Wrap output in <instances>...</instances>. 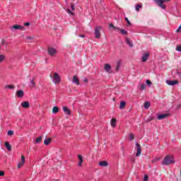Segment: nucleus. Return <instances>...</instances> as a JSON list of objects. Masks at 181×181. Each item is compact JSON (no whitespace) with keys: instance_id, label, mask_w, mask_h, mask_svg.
Returning a JSON list of instances; mask_svg holds the SVG:
<instances>
[{"instance_id":"f257e3e1","label":"nucleus","mask_w":181,"mask_h":181,"mask_svg":"<svg viewBox=\"0 0 181 181\" xmlns=\"http://www.w3.org/2000/svg\"><path fill=\"white\" fill-rule=\"evenodd\" d=\"M173 163H175V158L172 155H167L162 161V165L164 166H168Z\"/></svg>"},{"instance_id":"f03ea898","label":"nucleus","mask_w":181,"mask_h":181,"mask_svg":"<svg viewBox=\"0 0 181 181\" xmlns=\"http://www.w3.org/2000/svg\"><path fill=\"white\" fill-rule=\"evenodd\" d=\"M110 28H112V30H115L116 32H120V33L122 35H128V32L126 30L121 29V28H119L118 27H116L112 23H110L109 25V29H110Z\"/></svg>"},{"instance_id":"7ed1b4c3","label":"nucleus","mask_w":181,"mask_h":181,"mask_svg":"<svg viewBox=\"0 0 181 181\" xmlns=\"http://www.w3.org/2000/svg\"><path fill=\"white\" fill-rule=\"evenodd\" d=\"M49 77L51 78H53V83L55 84H59L60 81H62V78H60V75L57 73H54V75H52V74H49Z\"/></svg>"},{"instance_id":"20e7f679","label":"nucleus","mask_w":181,"mask_h":181,"mask_svg":"<svg viewBox=\"0 0 181 181\" xmlns=\"http://www.w3.org/2000/svg\"><path fill=\"white\" fill-rule=\"evenodd\" d=\"M47 52H48V54H49V56H52V57H54V56L57 54V49H56L53 46L48 47Z\"/></svg>"},{"instance_id":"39448f33","label":"nucleus","mask_w":181,"mask_h":181,"mask_svg":"<svg viewBox=\"0 0 181 181\" xmlns=\"http://www.w3.org/2000/svg\"><path fill=\"white\" fill-rule=\"evenodd\" d=\"M150 53L148 51H143L141 57V59L142 63H146L148 62V59H149Z\"/></svg>"},{"instance_id":"423d86ee","label":"nucleus","mask_w":181,"mask_h":181,"mask_svg":"<svg viewBox=\"0 0 181 181\" xmlns=\"http://www.w3.org/2000/svg\"><path fill=\"white\" fill-rule=\"evenodd\" d=\"M156 4L160 7L162 8V9H165L166 6L163 5V3L165 2H169L170 0H153Z\"/></svg>"},{"instance_id":"0eeeda50","label":"nucleus","mask_w":181,"mask_h":181,"mask_svg":"<svg viewBox=\"0 0 181 181\" xmlns=\"http://www.w3.org/2000/svg\"><path fill=\"white\" fill-rule=\"evenodd\" d=\"M103 29V27L98 26L95 28V37L96 39H100L101 34L100 33V30Z\"/></svg>"},{"instance_id":"6e6552de","label":"nucleus","mask_w":181,"mask_h":181,"mask_svg":"<svg viewBox=\"0 0 181 181\" xmlns=\"http://www.w3.org/2000/svg\"><path fill=\"white\" fill-rule=\"evenodd\" d=\"M136 148L137 151V153H136V156L138 157L142 153V151L141 150V145H139L138 143L136 144Z\"/></svg>"},{"instance_id":"1a4fd4ad","label":"nucleus","mask_w":181,"mask_h":181,"mask_svg":"<svg viewBox=\"0 0 181 181\" xmlns=\"http://www.w3.org/2000/svg\"><path fill=\"white\" fill-rule=\"evenodd\" d=\"M25 165V156H21V161L18 163L17 168H21Z\"/></svg>"},{"instance_id":"9d476101","label":"nucleus","mask_w":181,"mask_h":181,"mask_svg":"<svg viewBox=\"0 0 181 181\" xmlns=\"http://www.w3.org/2000/svg\"><path fill=\"white\" fill-rule=\"evenodd\" d=\"M166 84H168V86H176V84H177V81H170V80H167L165 81Z\"/></svg>"},{"instance_id":"9b49d317","label":"nucleus","mask_w":181,"mask_h":181,"mask_svg":"<svg viewBox=\"0 0 181 181\" xmlns=\"http://www.w3.org/2000/svg\"><path fill=\"white\" fill-rule=\"evenodd\" d=\"M62 110L64 114H66V115H71V112L70 111V109L67 108V107L66 106L63 107Z\"/></svg>"},{"instance_id":"f8f14e48","label":"nucleus","mask_w":181,"mask_h":181,"mask_svg":"<svg viewBox=\"0 0 181 181\" xmlns=\"http://www.w3.org/2000/svg\"><path fill=\"white\" fill-rule=\"evenodd\" d=\"M16 95L18 97V98H22V97L25 95V92H23L22 90H19L16 92Z\"/></svg>"},{"instance_id":"ddd939ff","label":"nucleus","mask_w":181,"mask_h":181,"mask_svg":"<svg viewBox=\"0 0 181 181\" xmlns=\"http://www.w3.org/2000/svg\"><path fill=\"white\" fill-rule=\"evenodd\" d=\"M12 29H15L16 30H23V29H25V27H23L22 25H14L12 27Z\"/></svg>"},{"instance_id":"4468645a","label":"nucleus","mask_w":181,"mask_h":181,"mask_svg":"<svg viewBox=\"0 0 181 181\" xmlns=\"http://www.w3.org/2000/svg\"><path fill=\"white\" fill-rule=\"evenodd\" d=\"M72 81L73 83H74V84H76L77 86L80 84V82L78 81V77H77V75L74 76Z\"/></svg>"},{"instance_id":"2eb2a0df","label":"nucleus","mask_w":181,"mask_h":181,"mask_svg":"<svg viewBox=\"0 0 181 181\" xmlns=\"http://www.w3.org/2000/svg\"><path fill=\"white\" fill-rule=\"evenodd\" d=\"M99 166H101L102 168H105L106 166H108V162L105 160L100 161L99 163Z\"/></svg>"},{"instance_id":"dca6fc26","label":"nucleus","mask_w":181,"mask_h":181,"mask_svg":"<svg viewBox=\"0 0 181 181\" xmlns=\"http://www.w3.org/2000/svg\"><path fill=\"white\" fill-rule=\"evenodd\" d=\"M105 70L106 73H110V70H111V65H110V64H105Z\"/></svg>"},{"instance_id":"f3484780","label":"nucleus","mask_w":181,"mask_h":181,"mask_svg":"<svg viewBox=\"0 0 181 181\" xmlns=\"http://www.w3.org/2000/svg\"><path fill=\"white\" fill-rule=\"evenodd\" d=\"M29 102L28 101H25L21 103V107H23V108H29Z\"/></svg>"},{"instance_id":"a211bd4d","label":"nucleus","mask_w":181,"mask_h":181,"mask_svg":"<svg viewBox=\"0 0 181 181\" xmlns=\"http://www.w3.org/2000/svg\"><path fill=\"white\" fill-rule=\"evenodd\" d=\"M78 159H79V162L78 163V165L81 166V165L83 164V156L81 155H78Z\"/></svg>"},{"instance_id":"6ab92c4d","label":"nucleus","mask_w":181,"mask_h":181,"mask_svg":"<svg viewBox=\"0 0 181 181\" xmlns=\"http://www.w3.org/2000/svg\"><path fill=\"white\" fill-rule=\"evenodd\" d=\"M125 105H127V103H125V101H121L119 106L120 110H124V108H125Z\"/></svg>"},{"instance_id":"aec40b11","label":"nucleus","mask_w":181,"mask_h":181,"mask_svg":"<svg viewBox=\"0 0 181 181\" xmlns=\"http://www.w3.org/2000/svg\"><path fill=\"white\" fill-rule=\"evenodd\" d=\"M5 146L8 149V151H12V146H11V144H9V142L6 141L5 143Z\"/></svg>"},{"instance_id":"412c9836","label":"nucleus","mask_w":181,"mask_h":181,"mask_svg":"<svg viewBox=\"0 0 181 181\" xmlns=\"http://www.w3.org/2000/svg\"><path fill=\"white\" fill-rule=\"evenodd\" d=\"M168 115L167 114H163L158 116V119H165L166 117H168Z\"/></svg>"},{"instance_id":"4be33fe9","label":"nucleus","mask_w":181,"mask_h":181,"mask_svg":"<svg viewBox=\"0 0 181 181\" xmlns=\"http://www.w3.org/2000/svg\"><path fill=\"white\" fill-rule=\"evenodd\" d=\"M5 59H6V57L4 54H0V64L5 62Z\"/></svg>"},{"instance_id":"5701e85b","label":"nucleus","mask_w":181,"mask_h":181,"mask_svg":"<svg viewBox=\"0 0 181 181\" xmlns=\"http://www.w3.org/2000/svg\"><path fill=\"white\" fill-rule=\"evenodd\" d=\"M110 124L113 128H115V124H117V119H112Z\"/></svg>"},{"instance_id":"b1692460","label":"nucleus","mask_w":181,"mask_h":181,"mask_svg":"<svg viewBox=\"0 0 181 181\" xmlns=\"http://www.w3.org/2000/svg\"><path fill=\"white\" fill-rule=\"evenodd\" d=\"M52 142V139L50 138H46L45 140L44 141L45 145H49Z\"/></svg>"},{"instance_id":"393cba45","label":"nucleus","mask_w":181,"mask_h":181,"mask_svg":"<svg viewBox=\"0 0 181 181\" xmlns=\"http://www.w3.org/2000/svg\"><path fill=\"white\" fill-rule=\"evenodd\" d=\"M126 42L129 46H134L132 41L129 38H126Z\"/></svg>"},{"instance_id":"a878e982","label":"nucleus","mask_w":181,"mask_h":181,"mask_svg":"<svg viewBox=\"0 0 181 181\" xmlns=\"http://www.w3.org/2000/svg\"><path fill=\"white\" fill-rule=\"evenodd\" d=\"M119 67H121V60H119L117 62L116 71H118V70H119Z\"/></svg>"},{"instance_id":"bb28decb","label":"nucleus","mask_w":181,"mask_h":181,"mask_svg":"<svg viewBox=\"0 0 181 181\" xmlns=\"http://www.w3.org/2000/svg\"><path fill=\"white\" fill-rule=\"evenodd\" d=\"M52 112L54 114H56L57 112H59V107L57 106H54L53 108H52Z\"/></svg>"},{"instance_id":"cd10ccee","label":"nucleus","mask_w":181,"mask_h":181,"mask_svg":"<svg viewBox=\"0 0 181 181\" xmlns=\"http://www.w3.org/2000/svg\"><path fill=\"white\" fill-rule=\"evenodd\" d=\"M149 107H151V103L149 102H146L144 103V108L146 110H148V108H149Z\"/></svg>"},{"instance_id":"c85d7f7f","label":"nucleus","mask_w":181,"mask_h":181,"mask_svg":"<svg viewBox=\"0 0 181 181\" xmlns=\"http://www.w3.org/2000/svg\"><path fill=\"white\" fill-rule=\"evenodd\" d=\"M146 88V84L143 83L140 85V90H145Z\"/></svg>"},{"instance_id":"c756f323","label":"nucleus","mask_w":181,"mask_h":181,"mask_svg":"<svg viewBox=\"0 0 181 181\" xmlns=\"http://www.w3.org/2000/svg\"><path fill=\"white\" fill-rule=\"evenodd\" d=\"M141 8H142V5L138 4L137 6H136L135 9L137 12H139V9H141Z\"/></svg>"},{"instance_id":"7c9ffc66","label":"nucleus","mask_w":181,"mask_h":181,"mask_svg":"<svg viewBox=\"0 0 181 181\" xmlns=\"http://www.w3.org/2000/svg\"><path fill=\"white\" fill-rule=\"evenodd\" d=\"M41 141H42V136L37 138L35 140L36 144H40Z\"/></svg>"},{"instance_id":"2f4dec72","label":"nucleus","mask_w":181,"mask_h":181,"mask_svg":"<svg viewBox=\"0 0 181 181\" xmlns=\"http://www.w3.org/2000/svg\"><path fill=\"white\" fill-rule=\"evenodd\" d=\"M6 88H9L10 90H13V88H15V86H13V85H8L7 86H6Z\"/></svg>"},{"instance_id":"473e14b6","label":"nucleus","mask_w":181,"mask_h":181,"mask_svg":"<svg viewBox=\"0 0 181 181\" xmlns=\"http://www.w3.org/2000/svg\"><path fill=\"white\" fill-rule=\"evenodd\" d=\"M7 135H8V136H12V135H13V131L8 130V132H7Z\"/></svg>"},{"instance_id":"72a5a7b5","label":"nucleus","mask_w":181,"mask_h":181,"mask_svg":"<svg viewBox=\"0 0 181 181\" xmlns=\"http://www.w3.org/2000/svg\"><path fill=\"white\" fill-rule=\"evenodd\" d=\"M124 20L127 23V25H129V26H131V25H132V23H131V21H129L128 18H125Z\"/></svg>"},{"instance_id":"f704fd0d","label":"nucleus","mask_w":181,"mask_h":181,"mask_svg":"<svg viewBox=\"0 0 181 181\" xmlns=\"http://www.w3.org/2000/svg\"><path fill=\"white\" fill-rule=\"evenodd\" d=\"M35 36H30V37H27V42H30V40H33Z\"/></svg>"},{"instance_id":"c9c22d12","label":"nucleus","mask_w":181,"mask_h":181,"mask_svg":"<svg viewBox=\"0 0 181 181\" xmlns=\"http://www.w3.org/2000/svg\"><path fill=\"white\" fill-rule=\"evenodd\" d=\"M30 87H35V81H33V79H32L30 81Z\"/></svg>"},{"instance_id":"e433bc0d","label":"nucleus","mask_w":181,"mask_h":181,"mask_svg":"<svg viewBox=\"0 0 181 181\" xmlns=\"http://www.w3.org/2000/svg\"><path fill=\"white\" fill-rule=\"evenodd\" d=\"M146 83L147 86H152V82L149 80H146Z\"/></svg>"},{"instance_id":"4c0bfd02","label":"nucleus","mask_w":181,"mask_h":181,"mask_svg":"<svg viewBox=\"0 0 181 181\" xmlns=\"http://www.w3.org/2000/svg\"><path fill=\"white\" fill-rule=\"evenodd\" d=\"M71 8L72 11H76V6H74V4H71Z\"/></svg>"},{"instance_id":"58836bf2","label":"nucleus","mask_w":181,"mask_h":181,"mask_svg":"<svg viewBox=\"0 0 181 181\" xmlns=\"http://www.w3.org/2000/svg\"><path fill=\"white\" fill-rule=\"evenodd\" d=\"M175 49L177 51V52H181V46H177Z\"/></svg>"},{"instance_id":"ea45409f","label":"nucleus","mask_w":181,"mask_h":181,"mask_svg":"<svg viewBox=\"0 0 181 181\" xmlns=\"http://www.w3.org/2000/svg\"><path fill=\"white\" fill-rule=\"evenodd\" d=\"M129 138L130 141H132L134 139V134H130Z\"/></svg>"},{"instance_id":"a19ab883","label":"nucleus","mask_w":181,"mask_h":181,"mask_svg":"<svg viewBox=\"0 0 181 181\" xmlns=\"http://www.w3.org/2000/svg\"><path fill=\"white\" fill-rule=\"evenodd\" d=\"M66 11L67 13H69V14L73 15V13L71 12V11L70 10V8H67Z\"/></svg>"},{"instance_id":"79ce46f5","label":"nucleus","mask_w":181,"mask_h":181,"mask_svg":"<svg viewBox=\"0 0 181 181\" xmlns=\"http://www.w3.org/2000/svg\"><path fill=\"white\" fill-rule=\"evenodd\" d=\"M144 181H148V175H144V178L143 180Z\"/></svg>"},{"instance_id":"37998d69","label":"nucleus","mask_w":181,"mask_h":181,"mask_svg":"<svg viewBox=\"0 0 181 181\" xmlns=\"http://www.w3.org/2000/svg\"><path fill=\"white\" fill-rule=\"evenodd\" d=\"M160 160V158H155L152 160V163H155L158 162V160Z\"/></svg>"},{"instance_id":"c03bdc74","label":"nucleus","mask_w":181,"mask_h":181,"mask_svg":"<svg viewBox=\"0 0 181 181\" xmlns=\"http://www.w3.org/2000/svg\"><path fill=\"white\" fill-rule=\"evenodd\" d=\"M5 173L4 171H0V176H4Z\"/></svg>"},{"instance_id":"a18cd8bd","label":"nucleus","mask_w":181,"mask_h":181,"mask_svg":"<svg viewBox=\"0 0 181 181\" xmlns=\"http://www.w3.org/2000/svg\"><path fill=\"white\" fill-rule=\"evenodd\" d=\"M30 23H24V26H29Z\"/></svg>"},{"instance_id":"49530a36","label":"nucleus","mask_w":181,"mask_h":181,"mask_svg":"<svg viewBox=\"0 0 181 181\" xmlns=\"http://www.w3.org/2000/svg\"><path fill=\"white\" fill-rule=\"evenodd\" d=\"M78 36H79V37H86V35H80Z\"/></svg>"},{"instance_id":"de8ad7c7","label":"nucleus","mask_w":181,"mask_h":181,"mask_svg":"<svg viewBox=\"0 0 181 181\" xmlns=\"http://www.w3.org/2000/svg\"><path fill=\"white\" fill-rule=\"evenodd\" d=\"M177 74H178V77H179L180 78H181V73L179 72Z\"/></svg>"},{"instance_id":"09e8293b","label":"nucleus","mask_w":181,"mask_h":181,"mask_svg":"<svg viewBox=\"0 0 181 181\" xmlns=\"http://www.w3.org/2000/svg\"><path fill=\"white\" fill-rule=\"evenodd\" d=\"M87 81H87V78H85V79H84V82H85V83H87Z\"/></svg>"},{"instance_id":"8fccbe9b","label":"nucleus","mask_w":181,"mask_h":181,"mask_svg":"<svg viewBox=\"0 0 181 181\" xmlns=\"http://www.w3.org/2000/svg\"><path fill=\"white\" fill-rule=\"evenodd\" d=\"M3 45H5V42L3 41Z\"/></svg>"},{"instance_id":"3c124183","label":"nucleus","mask_w":181,"mask_h":181,"mask_svg":"<svg viewBox=\"0 0 181 181\" xmlns=\"http://www.w3.org/2000/svg\"><path fill=\"white\" fill-rule=\"evenodd\" d=\"M179 46H181V45H180Z\"/></svg>"}]
</instances>
